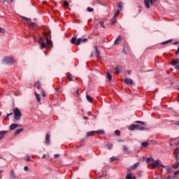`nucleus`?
<instances>
[{
  "label": "nucleus",
  "mask_w": 179,
  "mask_h": 179,
  "mask_svg": "<svg viewBox=\"0 0 179 179\" xmlns=\"http://www.w3.org/2000/svg\"><path fill=\"white\" fill-rule=\"evenodd\" d=\"M87 41V38H78L76 40V37L73 36L71 38V44H76V45H80V43H86Z\"/></svg>",
  "instance_id": "nucleus-2"
},
{
  "label": "nucleus",
  "mask_w": 179,
  "mask_h": 179,
  "mask_svg": "<svg viewBox=\"0 0 179 179\" xmlns=\"http://www.w3.org/2000/svg\"><path fill=\"white\" fill-rule=\"evenodd\" d=\"M0 33H1V34H5V29L0 27Z\"/></svg>",
  "instance_id": "nucleus-40"
},
{
  "label": "nucleus",
  "mask_w": 179,
  "mask_h": 179,
  "mask_svg": "<svg viewBox=\"0 0 179 179\" xmlns=\"http://www.w3.org/2000/svg\"><path fill=\"white\" fill-rule=\"evenodd\" d=\"M5 134H6V131H0V135H1L0 136V141H2L3 139V135H5Z\"/></svg>",
  "instance_id": "nucleus-15"
},
{
  "label": "nucleus",
  "mask_w": 179,
  "mask_h": 179,
  "mask_svg": "<svg viewBox=\"0 0 179 179\" xmlns=\"http://www.w3.org/2000/svg\"><path fill=\"white\" fill-rule=\"evenodd\" d=\"M179 167V162L178 160H177L176 163L173 165H172V169H177Z\"/></svg>",
  "instance_id": "nucleus-20"
},
{
  "label": "nucleus",
  "mask_w": 179,
  "mask_h": 179,
  "mask_svg": "<svg viewBox=\"0 0 179 179\" xmlns=\"http://www.w3.org/2000/svg\"><path fill=\"white\" fill-rule=\"evenodd\" d=\"M86 99H87V101H89V103H92V97H90V96L87 94Z\"/></svg>",
  "instance_id": "nucleus-27"
},
{
  "label": "nucleus",
  "mask_w": 179,
  "mask_h": 179,
  "mask_svg": "<svg viewBox=\"0 0 179 179\" xmlns=\"http://www.w3.org/2000/svg\"><path fill=\"white\" fill-rule=\"evenodd\" d=\"M98 134H101V135L104 134V130H98L96 131Z\"/></svg>",
  "instance_id": "nucleus-39"
},
{
  "label": "nucleus",
  "mask_w": 179,
  "mask_h": 179,
  "mask_svg": "<svg viewBox=\"0 0 179 179\" xmlns=\"http://www.w3.org/2000/svg\"><path fill=\"white\" fill-rule=\"evenodd\" d=\"M126 179H132V174L129 173L126 176Z\"/></svg>",
  "instance_id": "nucleus-34"
},
{
  "label": "nucleus",
  "mask_w": 179,
  "mask_h": 179,
  "mask_svg": "<svg viewBox=\"0 0 179 179\" xmlns=\"http://www.w3.org/2000/svg\"><path fill=\"white\" fill-rule=\"evenodd\" d=\"M19 127V124H16V123H14V124H12L10 126V129L11 131H13V129H16V128H17Z\"/></svg>",
  "instance_id": "nucleus-8"
},
{
  "label": "nucleus",
  "mask_w": 179,
  "mask_h": 179,
  "mask_svg": "<svg viewBox=\"0 0 179 179\" xmlns=\"http://www.w3.org/2000/svg\"><path fill=\"white\" fill-rule=\"evenodd\" d=\"M31 26H34V22L30 24Z\"/></svg>",
  "instance_id": "nucleus-62"
},
{
  "label": "nucleus",
  "mask_w": 179,
  "mask_h": 179,
  "mask_svg": "<svg viewBox=\"0 0 179 179\" xmlns=\"http://www.w3.org/2000/svg\"><path fill=\"white\" fill-rule=\"evenodd\" d=\"M22 117V112L17 108H14V118L15 120H20Z\"/></svg>",
  "instance_id": "nucleus-3"
},
{
  "label": "nucleus",
  "mask_w": 179,
  "mask_h": 179,
  "mask_svg": "<svg viewBox=\"0 0 179 179\" xmlns=\"http://www.w3.org/2000/svg\"><path fill=\"white\" fill-rule=\"evenodd\" d=\"M8 2H10V3H12L13 2V0H8Z\"/></svg>",
  "instance_id": "nucleus-59"
},
{
  "label": "nucleus",
  "mask_w": 179,
  "mask_h": 179,
  "mask_svg": "<svg viewBox=\"0 0 179 179\" xmlns=\"http://www.w3.org/2000/svg\"><path fill=\"white\" fill-rule=\"evenodd\" d=\"M35 96H36V99L37 101H38V103H40V101H41V98L40 96V94H37V92H35Z\"/></svg>",
  "instance_id": "nucleus-19"
},
{
  "label": "nucleus",
  "mask_w": 179,
  "mask_h": 179,
  "mask_svg": "<svg viewBox=\"0 0 179 179\" xmlns=\"http://www.w3.org/2000/svg\"><path fill=\"white\" fill-rule=\"evenodd\" d=\"M82 145H83V144H80V145H77L76 148H80V146H82Z\"/></svg>",
  "instance_id": "nucleus-61"
},
{
  "label": "nucleus",
  "mask_w": 179,
  "mask_h": 179,
  "mask_svg": "<svg viewBox=\"0 0 179 179\" xmlns=\"http://www.w3.org/2000/svg\"><path fill=\"white\" fill-rule=\"evenodd\" d=\"M124 83L127 85H134V80L131 78H125L124 80Z\"/></svg>",
  "instance_id": "nucleus-6"
},
{
  "label": "nucleus",
  "mask_w": 179,
  "mask_h": 179,
  "mask_svg": "<svg viewBox=\"0 0 179 179\" xmlns=\"http://www.w3.org/2000/svg\"><path fill=\"white\" fill-rule=\"evenodd\" d=\"M24 171H27V170H29V166H25L24 167Z\"/></svg>",
  "instance_id": "nucleus-49"
},
{
  "label": "nucleus",
  "mask_w": 179,
  "mask_h": 179,
  "mask_svg": "<svg viewBox=\"0 0 179 179\" xmlns=\"http://www.w3.org/2000/svg\"><path fill=\"white\" fill-rule=\"evenodd\" d=\"M136 124H141L143 126H145V122L142 121H136Z\"/></svg>",
  "instance_id": "nucleus-36"
},
{
  "label": "nucleus",
  "mask_w": 179,
  "mask_h": 179,
  "mask_svg": "<svg viewBox=\"0 0 179 179\" xmlns=\"http://www.w3.org/2000/svg\"><path fill=\"white\" fill-rule=\"evenodd\" d=\"M22 131H23V129H17L14 132L15 136H16V135H19V134H20V132H22Z\"/></svg>",
  "instance_id": "nucleus-18"
},
{
  "label": "nucleus",
  "mask_w": 179,
  "mask_h": 179,
  "mask_svg": "<svg viewBox=\"0 0 179 179\" xmlns=\"http://www.w3.org/2000/svg\"><path fill=\"white\" fill-rule=\"evenodd\" d=\"M87 10V12H93L94 10H93V8L88 7Z\"/></svg>",
  "instance_id": "nucleus-46"
},
{
  "label": "nucleus",
  "mask_w": 179,
  "mask_h": 179,
  "mask_svg": "<svg viewBox=\"0 0 179 179\" xmlns=\"http://www.w3.org/2000/svg\"><path fill=\"white\" fill-rule=\"evenodd\" d=\"M166 171L167 174H170V173H171V167L166 168Z\"/></svg>",
  "instance_id": "nucleus-29"
},
{
  "label": "nucleus",
  "mask_w": 179,
  "mask_h": 179,
  "mask_svg": "<svg viewBox=\"0 0 179 179\" xmlns=\"http://www.w3.org/2000/svg\"><path fill=\"white\" fill-rule=\"evenodd\" d=\"M115 20H115V17L112 18L111 20H110L111 24H114V23H115Z\"/></svg>",
  "instance_id": "nucleus-43"
},
{
  "label": "nucleus",
  "mask_w": 179,
  "mask_h": 179,
  "mask_svg": "<svg viewBox=\"0 0 179 179\" xmlns=\"http://www.w3.org/2000/svg\"><path fill=\"white\" fill-rule=\"evenodd\" d=\"M178 174H179V171H176V172L174 173V176L173 177L172 179L176 178V176H178Z\"/></svg>",
  "instance_id": "nucleus-42"
},
{
  "label": "nucleus",
  "mask_w": 179,
  "mask_h": 179,
  "mask_svg": "<svg viewBox=\"0 0 179 179\" xmlns=\"http://www.w3.org/2000/svg\"><path fill=\"white\" fill-rule=\"evenodd\" d=\"M35 87H36V89H38V90H40V87H41V85H40V82L36 81L35 83Z\"/></svg>",
  "instance_id": "nucleus-21"
},
{
  "label": "nucleus",
  "mask_w": 179,
  "mask_h": 179,
  "mask_svg": "<svg viewBox=\"0 0 179 179\" xmlns=\"http://www.w3.org/2000/svg\"><path fill=\"white\" fill-rule=\"evenodd\" d=\"M175 69L178 70L179 69V66H175Z\"/></svg>",
  "instance_id": "nucleus-55"
},
{
  "label": "nucleus",
  "mask_w": 179,
  "mask_h": 179,
  "mask_svg": "<svg viewBox=\"0 0 179 179\" xmlns=\"http://www.w3.org/2000/svg\"><path fill=\"white\" fill-rule=\"evenodd\" d=\"M94 135V131L87 132V136H93Z\"/></svg>",
  "instance_id": "nucleus-24"
},
{
  "label": "nucleus",
  "mask_w": 179,
  "mask_h": 179,
  "mask_svg": "<svg viewBox=\"0 0 179 179\" xmlns=\"http://www.w3.org/2000/svg\"><path fill=\"white\" fill-rule=\"evenodd\" d=\"M178 44H179V42H178V41H176V42L173 43V45H177Z\"/></svg>",
  "instance_id": "nucleus-52"
},
{
  "label": "nucleus",
  "mask_w": 179,
  "mask_h": 179,
  "mask_svg": "<svg viewBox=\"0 0 179 179\" xmlns=\"http://www.w3.org/2000/svg\"><path fill=\"white\" fill-rule=\"evenodd\" d=\"M114 160H116L115 157H113L112 158H110V163H113V162H114Z\"/></svg>",
  "instance_id": "nucleus-47"
},
{
  "label": "nucleus",
  "mask_w": 179,
  "mask_h": 179,
  "mask_svg": "<svg viewBox=\"0 0 179 179\" xmlns=\"http://www.w3.org/2000/svg\"><path fill=\"white\" fill-rule=\"evenodd\" d=\"M147 163L150 164V166H152L153 169H156L157 167H163V169H166V166L160 164L159 160L155 161V159L153 158H148L147 159Z\"/></svg>",
  "instance_id": "nucleus-1"
},
{
  "label": "nucleus",
  "mask_w": 179,
  "mask_h": 179,
  "mask_svg": "<svg viewBox=\"0 0 179 179\" xmlns=\"http://www.w3.org/2000/svg\"><path fill=\"white\" fill-rule=\"evenodd\" d=\"M95 55L97 58L100 57V51L99 50V48H97V46H95Z\"/></svg>",
  "instance_id": "nucleus-13"
},
{
  "label": "nucleus",
  "mask_w": 179,
  "mask_h": 179,
  "mask_svg": "<svg viewBox=\"0 0 179 179\" xmlns=\"http://www.w3.org/2000/svg\"><path fill=\"white\" fill-rule=\"evenodd\" d=\"M144 3L147 9H149L150 8V1H149V0H144Z\"/></svg>",
  "instance_id": "nucleus-12"
},
{
  "label": "nucleus",
  "mask_w": 179,
  "mask_h": 179,
  "mask_svg": "<svg viewBox=\"0 0 179 179\" xmlns=\"http://www.w3.org/2000/svg\"><path fill=\"white\" fill-rule=\"evenodd\" d=\"M115 71L116 73H120V71H121V67L120 66H117L115 68Z\"/></svg>",
  "instance_id": "nucleus-23"
},
{
  "label": "nucleus",
  "mask_w": 179,
  "mask_h": 179,
  "mask_svg": "<svg viewBox=\"0 0 179 179\" xmlns=\"http://www.w3.org/2000/svg\"><path fill=\"white\" fill-rule=\"evenodd\" d=\"M121 132L120 131V130H116L115 131V135H116L117 136H120Z\"/></svg>",
  "instance_id": "nucleus-31"
},
{
  "label": "nucleus",
  "mask_w": 179,
  "mask_h": 179,
  "mask_svg": "<svg viewBox=\"0 0 179 179\" xmlns=\"http://www.w3.org/2000/svg\"><path fill=\"white\" fill-rule=\"evenodd\" d=\"M90 57H93V52L91 53Z\"/></svg>",
  "instance_id": "nucleus-63"
},
{
  "label": "nucleus",
  "mask_w": 179,
  "mask_h": 179,
  "mask_svg": "<svg viewBox=\"0 0 179 179\" xmlns=\"http://www.w3.org/2000/svg\"><path fill=\"white\" fill-rule=\"evenodd\" d=\"M30 160H31L30 157H28L27 159V162H30Z\"/></svg>",
  "instance_id": "nucleus-54"
},
{
  "label": "nucleus",
  "mask_w": 179,
  "mask_h": 179,
  "mask_svg": "<svg viewBox=\"0 0 179 179\" xmlns=\"http://www.w3.org/2000/svg\"><path fill=\"white\" fill-rule=\"evenodd\" d=\"M169 43H171V39L162 42V45H164V44H169Z\"/></svg>",
  "instance_id": "nucleus-30"
},
{
  "label": "nucleus",
  "mask_w": 179,
  "mask_h": 179,
  "mask_svg": "<svg viewBox=\"0 0 179 179\" xmlns=\"http://www.w3.org/2000/svg\"><path fill=\"white\" fill-rule=\"evenodd\" d=\"M141 146H143V148H147V146H149V143L143 142L141 143Z\"/></svg>",
  "instance_id": "nucleus-25"
},
{
  "label": "nucleus",
  "mask_w": 179,
  "mask_h": 179,
  "mask_svg": "<svg viewBox=\"0 0 179 179\" xmlns=\"http://www.w3.org/2000/svg\"><path fill=\"white\" fill-rule=\"evenodd\" d=\"M123 152H128V147L127 145H123Z\"/></svg>",
  "instance_id": "nucleus-35"
},
{
  "label": "nucleus",
  "mask_w": 179,
  "mask_h": 179,
  "mask_svg": "<svg viewBox=\"0 0 179 179\" xmlns=\"http://www.w3.org/2000/svg\"><path fill=\"white\" fill-rule=\"evenodd\" d=\"M178 64H179V59H175L171 62V65H173V66H176Z\"/></svg>",
  "instance_id": "nucleus-11"
},
{
  "label": "nucleus",
  "mask_w": 179,
  "mask_h": 179,
  "mask_svg": "<svg viewBox=\"0 0 179 179\" xmlns=\"http://www.w3.org/2000/svg\"><path fill=\"white\" fill-rule=\"evenodd\" d=\"M50 136L49 134H47L46 136H45V143L46 145H50Z\"/></svg>",
  "instance_id": "nucleus-9"
},
{
  "label": "nucleus",
  "mask_w": 179,
  "mask_h": 179,
  "mask_svg": "<svg viewBox=\"0 0 179 179\" xmlns=\"http://www.w3.org/2000/svg\"><path fill=\"white\" fill-rule=\"evenodd\" d=\"M13 57H6L3 59V64H4V65H8V64H13Z\"/></svg>",
  "instance_id": "nucleus-4"
},
{
  "label": "nucleus",
  "mask_w": 179,
  "mask_h": 179,
  "mask_svg": "<svg viewBox=\"0 0 179 179\" xmlns=\"http://www.w3.org/2000/svg\"><path fill=\"white\" fill-rule=\"evenodd\" d=\"M23 19H25V20H27L28 22H31V19L27 18L26 17H24Z\"/></svg>",
  "instance_id": "nucleus-48"
},
{
  "label": "nucleus",
  "mask_w": 179,
  "mask_h": 179,
  "mask_svg": "<svg viewBox=\"0 0 179 179\" xmlns=\"http://www.w3.org/2000/svg\"><path fill=\"white\" fill-rule=\"evenodd\" d=\"M128 129L129 131H135L136 129V124H131L129 127Z\"/></svg>",
  "instance_id": "nucleus-14"
},
{
  "label": "nucleus",
  "mask_w": 179,
  "mask_h": 179,
  "mask_svg": "<svg viewBox=\"0 0 179 179\" xmlns=\"http://www.w3.org/2000/svg\"><path fill=\"white\" fill-rule=\"evenodd\" d=\"M139 166V162H136V164H134L133 166H132V169H136V167H138Z\"/></svg>",
  "instance_id": "nucleus-28"
},
{
  "label": "nucleus",
  "mask_w": 179,
  "mask_h": 179,
  "mask_svg": "<svg viewBox=\"0 0 179 179\" xmlns=\"http://www.w3.org/2000/svg\"><path fill=\"white\" fill-rule=\"evenodd\" d=\"M99 24H100L101 27H103V29H104V27H106L104 26V22H103V21H101V22H99Z\"/></svg>",
  "instance_id": "nucleus-44"
},
{
  "label": "nucleus",
  "mask_w": 179,
  "mask_h": 179,
  "mask_svg": "<svg viewBox=\"0 0 179 179\" xmlns=\"http://www.w3.org/2000/svg\"><path fill=\"white\" fill-rule=\"evenodd\" d=\"M118 15H120V10H117L116 11V13L114 14L113 17H115H115H117V16H118Z\"/></svg>",
  "instance_id": "nucleus-32"
},
{
  "label": "nucleus",
  "mask_w": 179,
  "mask_h": 179,
  "mask_svg": "<svg viewBox=\"0 0 179 179\" xmlns=\"http://www.w3.org/2000/svg\"><path fill=\"white\" fill-rule=\"evenodd\" d=\"M55 157H59V154L55 155Z\"/></svg>",
  "instance_id": "nucleus-53"
},
{
  "label": "nucleus",
  "mask_w": 179,
  "mask_h": 179,
  "mask_svg": "<svg viewBox=\"0 0 179 179\" xmlns=\"http://www.w3.org/2000/svg\"><path fill=\"white\" fill-rule=\"evenodd\" d=\"M11 176L13 177H14V176H15V171H13V170L11 171Z\"/></svg>",
  "instance_id": "nucleus-51"
},
{
  "label": "nucleus",
  "mask_w": 179,
  "mask_h": 179,
  "mask_svg": "<svg viewBox=\"0 0 179 179\" xmlns=\"http://www.w3.org/2000/svg\"><path fill=\"white\" fill-rule=\"evenodd\" d=\"M120 40H121V36L119 35L114 42L115 45H117V44H120V43H118Z\"/></svg>",
  "instance_id": "nucleus-16"
},
{
  "label": "nucleus",
  "mask_w": 179,
  "mask_h": 179,
  "mask_svg": "<svg viewBox=\"0 0 179 179\" xmlns=\"http://www.w3.org/2000/svg\"><path fill=\"white\" fill-rule=\"evenodd\" d=\"M175 125H178V126L179 127V121L176 122L175 123Z\"/></svg>",
  "instance_id": "nucleus-56"
},
{
  "label": "nucleus",
  "mask_w": 179,
  "mask_h": 179,
  "mask_svg": "<svg viewBox=\"0 0 179 179\" xmlns=\"http://www.w3.org/2000/svg\"><path fill=\"white\" fill-rule=\"evenodd\" d=\"M66 78L69 80V82H72V80H73V79L72 78V76H71V73H67Z\"/></svg>",
  "instance_id": "nucleus-22"
},
{
  "label": "nucleus",
  "mask_w": 179,
  "mask_h": 179,
  "mask_svg": "<svg viewBox=\"0 0 179 179\" xmlns=\"http://www.w3.org/2000/svg\"><path fill=\"white\" fill-rule=\"evenodd\" d=\"M157 0H150V3L154 5L155 2H157Z\"/></svg>",
  "instance_id": "nucleus-45"
},
{
  "label": "nucleus",
  "mask_w": 179,
  "mask_h": 179,
  "mask_svg": "<svg viewBox=\"0 0 179 179\" xmlns=\"http://www.w3.org/2000/svg\"><path fill=\"white\" fill-rule=\"evenodd\" d=\"M136 129H137V131H143L145 130V127L139 124H136Z\"/></svg>",
  "instance_id": "nucleus-10"
},
{
  "label": "nucleus",
  "mask_w": 179,
  "mask_h": 179,
  "mask_svg": "<svg viewBox=\"0 0 179 179\" xmlns=\"http://www.w3.org/2000/svg\"><path fill=\"white\" fill-rule=\"evenodd\" d=\"M64 6H65V8L69 6V3H68L66 1H65L64 2Z\"/></svg>",
  "instance_id": "nucleus-37"
},
{
  "label": "nucleus",
  "mask_w": 179,
  "mask_h": 179,
  "mask_svg": "<svg viewBox=\"0 0 179 179\" xmlns=\"http://www.w3.org/2000/svg\"><path fill=\"white\" fill-rule=\"evenodd\" d=\"M38 43L41 44V48H45L47 47V44L44 42H43V38H40L38 40Z\"/></svg>",
  "instance_id": "nucleus-5"
},
{
  "label": "nucleus",
  "mask_w": 179,
  "mask_h": 179,
  "mask_svg": "<svg viewBox=\"0 0 179 179\" xmlns=\"http://www.w3.org/2000/svg\"><path fill=\"white\" fill-rule=\"evenodd\" d=\"M83 118H84V120H89V117H85V116H84Z\"/></svg>",
  "instance_id": "nucleus-58"
},
{
  "label": "nucleus",
  "mask_w": 179,
  "mask_h": 179,
  "mask_svg": "<svg viewBox=\"0 0 179 179\" xmlns=\"http://www.w3.org/2000/svg\"><path fill=\"white\" fill-rule=\"evenodd\" d=\"M106 147L108 150H111V149H113V144H107L106 145Z\"/></svg>",
  "instance_id": "nucleus-26"
},
{
  "label": "nucleus",
  "mask_w": 179,
  "mask_h": 179,
  "mask_svg": "<svg viewBox=\"0 0 179 179\" xmlns=\"http://www.w3.org/2000/svg\"><path fill=\"white\" fill-rule=\"evenodd\" d=\"M118 8L120 9H122V2L120 1L118 3Z\"/></svg>",
  "instance_id": "nucleus-38"
},
{
  "label": "nucleus",
  "mask_w": 179,
  "mask_h": 179,
  "mask_svg": "<svg viewBox=\"0 0 179 179\" xmlns=\"http://www.w3.org/2000/svg\"><path fill=\"white\" fill-rule=\"evenodd\" d=\"M46 43L48 45H51V44H52V42L50 41L48 38L46 39Z\"/></svg>",
  "instance_id": "nucleus-33"
},
{
  "label": "nucleus",
  "mask_w": 179,
  "mask_h": 179,
  "mask_svg": "<svg viewBox=\"0 0 179 179\" xmlns=\"http://www.w3.org/2000/svg\"><path fill=\"white\" fill-rule=\"evenodd\" d=\"M178 52H179V46L178 47V49H177V50H176V52L175 53L176 55H178Z\"/></svg>",
  "instance_id": "nucleus-50"
},
{
  "label": "nucleus",
  "mask_w": 179,
  "mask_h": 179,
  "mask_svg": "<svg viewBox=\"0 0 179 179\" xmlns=\"http://www.w3.org/2000/svg\"><path fill=\"white\" fill-rule=\"evenodd\" d=\"M42 96L43 97H45V92H43Z\"/></svg>",
  "instance_id": "nucleus-57"
},
{
  "label": "nucleus",
  "mask_w": 179,
  "mask_h": 179,
  "mask_svg": "<svg viewBox=\"0 0 179 179\" xmlns=\"http://www.w3.org/2000/svg\"><path fill=\"white\" fill-rule=\"evenodd\" d=\"M10 115H13V113H10L7 114L6 120H8L9 118V117H10Z\"/></svg>",
  "instance_id": "nucleus-41"
},
{
  "label": "nucleus",
  "mask_w": 179,
  "mask_h": 179,
  "mask_svg": "<svg viewBox=\"0 0 179 179\" xmlns=\"http://www.w3.org/2000/svg\"><path fill=\"white\" fill-rule=\"evenodd\" d=\"M76 93H77V94L79 95V92L78 90L76 91Z\"/></svg>",
  "instance_id": "nucleus-64"
},
{
  "label": "nucleus",
  "mask_w": 179,
  "mask_h": 179,
  "mask_svg": "<svg viewBox=\"0 0 179 179\" xmlns=\"http://www.w3.org/2000/svg\"><path fill=\"white\" fill-rule=\"evenodd\" d=\"M178 154H179V148L175 149L173 155L176 160H178Z\"/></svg>",
  "instance_id": "nucleus-7"
},
{
  "label": "nucleus",
  "mask_w": 179,
  "mask_h": 179,
  "mask_svg": "<svg viewBox=\"0 0 179 179\" xmlns=\"http://www.w3.org/2000/svg\"><path fill=\"white\" fill-rule=\"evenodd\" d=\"M45 157H46V155H43V157H42V159H45Z\"/></svg>",
  "instance_id": "nucleus-60"
},
{
  "label": "nucleus",
  "mask_w": 179,
  "mask_h": 179,
  "mask_svg": "<svg viewBox=\"0 0 179 179\" xmlns=\"http://www.w3.org/2000/svg\"><path fill=\"white\" fill-rule=\"evenodd\" d=\"M106 76L109 82H111V80L113 79V76H111V73H110V72H106Z\"/></svg>",
  "instance_id": "nucleus-17"
}]
</instances>
